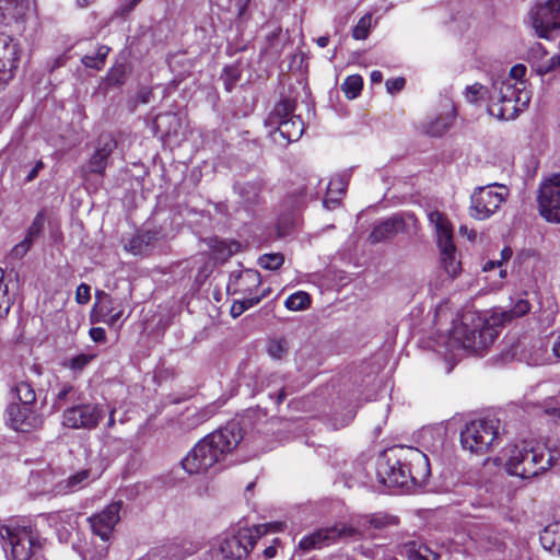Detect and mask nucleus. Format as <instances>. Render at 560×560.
<instances>
[{"label":"nucleus","instance_id":"obj_1","mask_svg":"<svg viewBox=\"0 0 560 560\" xmlns=\"http://www.w3.org/2000/svg\"><path fill=\"white\" fill-rule=\"evenodd\" d=\"M431 474L428 456L418 448L397 446L387 450L377 467L380 481L407 491L422 487Z\"/></svg>","mask_w":560,"mask_h":560},{"label":"nucleus","instance_id":"obj_2","mask_svg":"<svg viewBox=\"0 0 560 560\" xmlns=\"http://www.w3.org/2000/svg\"><path fill=\"white\" fill-rule=\"evenodd\" d=\"M495 323L482 318L472 313L464 314L459 320L453 323L447 336H441L439 345L445 348V355L448 353L455 359L459 352L482 354L498 337Z\"/></svg>","mask_w":560,"mask_h":560},{"label":"nucleus","instance_id":"obj_3","mask_svg":"<svg viewBox=\"0 0 560 560\" xmlns=\"http://www.w3.org/2000/svg\"><path fill=\"white\" fill-rule=\"evenodd\" d=\"M242 440L240 423L229 422L200 440L182 460V466L190 475L203 474L231 453Z\"/></svg>","mask_w":560,"mask_h":560},{"label":"nucleus","instance_id":"obj_4","mask_svg":"<svg viewBox=\"0 0 560 560\" xmlns=\"http://www.w3.org/2000/svg\"><path fill=\"white\" fill-rule=\"evenodd\" d=\"M282 522L259 524L253 527L231 528L218 536L211 546L213 560H241L248 556L257 540L269 532H281Z\"/></svg>","mask_w":560,"mask_h":560},{"label":"nucleus","instance_id":"obj_5","mask_svg":"<svg viewBox=\"0 0 560 560\" xmlns=\"http://www.w3.org/2000/svg\"><path fill=\"white\" fill-rule=\"evenodd\" d=\"M530 102V92L525 81L511 82V79L493 77L490 86V104L488 113L501 120L517 117Z\"/></svg>","mask_w":560,"mask_h":560},{"label":"nucleus","instance_id":"obj_6","mask_svg":"<svg viewBox=\"0 0 560 560\" xmlns=\"http://www.w3.org/2000/svg\"><path fill=\"white\" fill-rule=\"evenodd\" d=\"M0 539L5 541L7 560H37L46 539L31 521L0 524Z\"/></svg>","mask_w":560,"mask_h":560},{"label":"nucleus","instance_id":"obj_7","mask_svg":"<svg viewBox=\"0 0 560 560\" xmlns=\"http://www.w3.org/2000/svg\"><path fill=\"white\" fill-rule=\"evenodd\" d=\"M505 469L508 474L523 479L532 478L552 465V456L541 446L528 442L506 450Z\"/></svg>","mask_w":560,"mask_h":560},{"label":"nucleus","instance_id":"obj_8","mask_svg":"<svg viewBox=\"0 0 560 560\" xmlns=\"http://www.w3.org/2000/svg\"><path fill=\"white\" fill-rule=\"evenodd\" d=\"M296 103L291 98L280 100L269 113L265 125L270 128L272 141L285 147L298 141L304 132V122L300 116L294 115Z\"/></svg>","mask_w":560,"mask_h":560},{"label":"nucleus","instance_id":"obj_9","mask_svg":"<svg viewBox=\"0 0 560 560\" xmlns=\"http://www.w3.org/2000/svg\"><path fill=\"white\" fill-rule=\"evenodd\" d=\"M42 477L44 481V491L56 497H63L77 493L100 478V475L92 468H81L61 477L57 469L47 468L37 475H33V480Z\"/></svg>","mask_w":560,"mask_h":560},{"label":"nucleus","instance_id":"obj_10","mask_svg":"<svg viewBox=\"0 0 560 560\" xmlns=\"http://www.w3.org/2000/svg\"><path fill=\"white\" fill-rule=\"evenodd\" d=\"M499 420L480 418L465 424L460 431V445L471 454L483 455L499 444Z\"/></svg>","mask_w":560,"mask_h":560},{"label":"nucleus","instance_id":"obj_11","mask_svg":"<svg viewBox=\"0 0 560 560\" xmlns=\"http://www.w3.org/2000/svg\"><path fill=\"white\" fill-rule=\"evenodd\" d=\"M430 223L434 226L438 246L441 253L442 265L451 278L456 277L460 271V261L456 256V248L453 241V230L446 217L440 211L428 213Z\"/></svg>","mask_w":560,"mask_h":560},{"label":"nucleus","instance_id":"obj_12","mask_svg":"<svg viewBox=\"0 0 560 560\" xmlns=\"http://www.w3.org/2000/svg\"><path fill=\"white\" fill-rule=\"evenodd\" d=\"M508 189L504 186L488 185L475 189L470 197V215L477 220H485L492 215L504 202Z\"/></svg>","mask_w":560,"mask_h":560},{"label":"nucleus","instance_id":"obj_13","mask_svg":"<svg viewBox=\"0 0 560 560\" xmlns=\"http://www.w3.org/2000/svg\"><path fill=\"white\" fill-rule=\"evenodd\" d=\"M533 28L541 38L560 34V0L538 1L530 10Z\"/></svg>","mask_w":560,"mask_h":560},{"label":"nucleus","instance_id":"obj_14","mask_svg":"<svg viewBox=\"0 0 560 560\" xmlns=\"http://www.w3.org/2000/svg\"><path fill=\"white\" fill-rule=\"evenodd\" d=\"M397 524L398 518L396 516L378 512L357 517L351 524H346V529L351 530L348 533L349 538L372 539L375 537L374 530H381Z\"/></svg>","mask_w":560,"mask_h":560},{"label":"nucleus","instance_id":"obj_15","mask_svg":"<svg viewBox=\"0 0 560 560\" xmlns=\"http://www.w3.org/2000/svg\"><path fill=\"white\" fill-rule=\"evenodd\" d=\"M538 208L541 217L549 222H560V173L540 184Z\"/></svg>","mask_w":560,"mask_h":560},{"label":"nucleus","instance_id":"obj_16","mask_svg":"<svg viewBox=\"0 0 560 560\" xmlns=\"http://www.w3.org/2000/svg\"><path fill=\"white\" fill-rule=\"evenodd\" d=\"M103 417L104 410L98 405H78L63 412L62 424L71 429L91 430L97 427Z\"/></svg>","mask_w":560,"mask_h":560},{"label":"nucleus","instance_id":"obj_17","mask_svg":"<svg viewBox=\"0 0 560 560\" xmlns=\"http://www.w3.org/2000/svg\"><path fill=\"white\" fill-rule=\"evenodd\" d=\"M346 529V523H338L329 527L319 528L312 534L303 537L299 542V548L303 552H310L337 542L339 539L349 538Z\"/></svg>","mask_w":560,"mask_h":560},{"label":"nucleus","instance_id":"obj_18","mask_svg":"<svg viewBox=\"0 0 560 560\" xmlns=\"http://www.w3.org/2000/svg\"><path fill=\"white\" fill-rule=\"evenodd\" d=\"M122 503L120 501L113 502L105 506L101 512L88 518L92 532L100 536L102 540L109 539L116 524L119 522V512Z\"/></svg>","mask_w":560,"mask_h":560},{"label":"nucleus","instance_id":"obj_19","mask_svg":"<svg viewBox=\"0 0 560 560\" xmlns=\"http://www.w3.org/2000/svg\"><path fill=\"white\" fill-rule=\"evenodd\" d=\"M8 423L14 431L30 432L42 424V419L31 407L13 402L8 408Z\"/></svg>","mask_w":560,"mask_h":560},{"label":"nucleus","instance_id":"obj_20","mask_svg":"<svg viewBox=\"0 0 560 560\" xmlns=\"http://www.w3.org/2000/svg\"><path fill=\"white\" fill-rule=\"evenodd\" d=\"M415 221L416 219L412 214H407L406 217L394 214L374 225L370 234V240L373 243L389 240L396 234L405 232L408 222L415 223Z\"/></svg>","mask_w":560,"mask_h":560},{"label":"nucleus","instance_id":"obj_21","mask_svg":"<svg viewBox=\"0 0 560 560\" xmlns=\"http://www.w3.org/2000/svg\"><path fill=\"white\" fill-rule=\"evenodd\" d=\"M261 283L260 273L254 269H245L238 273H232L228 283V292L231 294L249 295Z\"/></svg>","mask_w":560,"mask_h":560},{"label":"nucleus","instance_id":"obj_22","mask_svg":"<svg viewBox=\"0 0 560 560\" xmlns=\"http://www.w3.org/2000/svg\"><path fill=\"white\" fill-rule=\"evenodd\" d=\"M322 180L316 175H310L298 184L296 187L290 192L288 202L292 208H299L306 200L316 198L319 194V186Z\"/></svg>","mask_w":560,"mask_h":560},{"label":"nucleus","instance_id":"obj_23","mask_svg":"<svg viewBox=\"0 0 560 560\" xmlns=\"http://www.w3.org/2000/svg\"><path fill=\"white\" fill-rule=\"evenodd\" d=\"M200 547L201 545L198 541L187 539L175 540L162 546L159 549V556L161 560H184L186 557L196 553Z\"/></svg>","mask_w":560,"mask_h":560},{"label":"nucleus","instance_id":"obj_24","mask_svg":"<svg viewBox=\"0 0 560 560\" xmlns=\"http://www.w3.org/2000/svg\"><path fill=\"white\" fill-rule=\"evenodd\" d=\"M21 56V47L16 39L10 35L0 34V66L10 69L13 73L16 70Z\"/></svg>","mask_w":560,"mask_h":560},{"label":"nucleus","instance_id":"obj_25","mask_svg":"<svg viewBox=\"0 0 560 560\" xmlns=\"http://www.w3.org/2000/svg\"><path fill=\"white\" fill-rule=\"evenodd\" d=\"M30 9V0H0V24L22 20Z\"/></svg>","mask_w":560,"mask_h":560},{"label":"nucleus","instance_id":"obj_26","mask_svg":"<svg viewBox=\"0 0 560 560\" xmlns=\"http://www.w3.org/2000/svg\"><path fill=\"white\" fill-rule=\"evenodd\" d=\"M163 237V234L159 230L147 229L129 240L125 245V248L135 255L141 254L144 249L150 246L153 242Z\"/></svg>","mask_w":560,"mask_h":560},{"label":"nucleus","instance_id":"obj_27","mask_svg":"<svg viewBox=\"0 0 560 560\" xmlns=\"http://www.w3.org/2000/svg\"><path fill=\"white\" fill-rule=\"evenodd\" d=\"M210 248L212 257L217 261L223 262L241 249V244L236 241L212 238L210 240Z\"/></svg>","mask_w":560,"mask_h":560},{"label":"nucleus","instance_id":"obj_28","mask_svg":"<svg viewBox=\"0 0 560 560\" xmlns=\"http://www.w3.org/2000/svg\"><path fill=\"white\" fill-rule=\"evenodd\" d=\"M234 190L244 205L250 206L258 202L261 184L259 182L238 183L234 186Z\"/></svg>","mask_w":560,"mask_h":560},{"label":"nucleus","instance_id":"obj_29","mask_svg":"<svg viewBox=\"0 0 560 560\" xmlns=\"http://www.w3.org/2000/svg\"><path fill=\"white\" fill-rule=\"evenodd\" d=\"M401 553L408 558V560H438L439 555L432 551L425 545L410 541L405 544Z\"/></svg>","mask_w":560,"mask_h":560},{"label":"nucleus","instance_id":"obj_30","mask_svg":"<svg viewBox=\"0 0 560 560\" xmlns=\"http://www.w3.org/2000/svg\"><path fill=\"white\" fill-rule=\"evenodd\" d=\"M453 114L439 116L422 125V130L429 136L440 137L445 133L453 124Z\"/></svg>","mask_w":560,"mask_h":560},{"label":"nucleus","instance_id":"obj_31","mask_svg":"<svg viewBox=\"0 0 560 560\" xmlns=\"http://www.w3.org/2000/svg\"><path fill=\"white\" fill-rule=\"evenodd\" d=\"M130 448V443L120 438L108 436L102 447V454L107 458L115 459Z\"/></svg>","mask_w":560,"mask_h":560},{"label":"nucleus","instance_id":"obj_32","mask_svg":"<svg viewBox=\"0 0 560 560\" xmlns=\"http://www.w3.org/2000/svg\"><path fill=\"white\" fill-rule=\"evenodd\" d=\"M267 353L273 360H283L289 353V342L284 338H273L267 343Z\"/></svg>","mask_w":560,"mask_h":560},{"label":"nucleus","instance_id":"obj_33","mask_svg":"<svg viewBox=\"0 0 560 560\" xmlns=\"http://www.w3.org/2000/svg\"><path fill=\"white\" fill-rule=\"evenodd\" d=\"M266 294L262 293L257 296H246L242 300H235L231 306L230 313L233 318L241 316L246 310L257 305Z\"/></svg>","mask_w":560,"mask_h":560},{"label":"nucleus","instance_id":"obj_34","mask_svg":"<svg viewBox=\"0 0 560 560\" xmlns=\"http://www.w3.org/2000/svg\"><path fill=\"white\" fill-rule=\"evenodd\" d=\"M109 47L103 45L97 48L95 55H85L82 57V63L86 68H92L95 70H101L106 61L107 55L109 52Z\"/></svg>","mask_w":560,"mask_h":560},{"label":"nucleus","instance_id":"obj_35","mask_svg":"<svg viewBox=\"0 0 560 560\" xmlns=\"http://www.w3.org/2000/svg\"><path fill=\"white\" fill-rule=\"evenodd\" d=\"M363 88V79L359 74H352L346 78L341 84V90L349 100L358 97Z\"/></svg>","mask_w":560,"mask_h":560},{"label":"nucleus","instance_id":"obj_36","mask_svg":"<svg viewBox=\"0 0 560 560\" xmlns=\"http://www.w3.org/2000/svg\"><path fill=\"white\" fill-rule=\"evenodd\" d=\"M311 304L310 295L304 291H298L289 295L284 302V306L290 311H303Z\"/></svg>","mask_w":560,"mask_h":560},{"label":"nucleus","instance_id":"obj_37","mask_svg":"<svg viewBox=\"0 0 560 560\" xmlns=\"http://www.w3.org/2000/svg\"><path fill=\"white\" fill-rule=\"evenodd\" d=\"M385 365V357L382 353L373 355L368 361H364L360 366V373L365 377L380 373Z\"/></svg>","mask_w":560,"mask_h":560},{"label":"nucleus","instance_id":"obj_38","mask_svg":"<svg viewBox=\"0 0 560 560\" xmlns=\"http://www.w3.org/2000/svg\"><path fill=\"white\" fill-rule=\"evenodd\" d=\"M465 97L469 103H478L487 97L488 104H490V88L480 83H474L466 88Z\"/></svg>","mask_w":560,"mask_h":560},{"label":"nucleus","instance_id":"obj_39","mask_svg":"<svg viewBox=\"0 0 560 560\" xmlns=\"http://www.w3.org/2000/svg\"><path fill=\"white\" fill-rule=\"evenodd\" d=\"M13 303V295L9 293L8 283L4 282V270L0 268V317L7 316Z\"/></svg>","mask_w":560,"mask_h":560},{"label":"nucleus","instance_id":"obj_40","mask_svg":"<svg viewBox=\"0 0 560 560\" xmlns=\"http://www.w3.org/2000/svg\"><path fill=\"white\" fill-rule=\"evenodd\" d=\"M284 262V256L281 253L265 254L259 257L258 264L261 268L267 270H277Z\"/></svg>","mask_w":560,"mask_h":560},{"label":"nucleus","instance_id":"obj_41","mask_svg":"<svg viewBox=\"0 0 560 560\" xmlns=\"http://www.w3.org/2000/svg\"><path fill=\"white\" fill-rule=\"evenodd\" d=\"M372 28V15L366 13L363 15L353 27L352 36L354 39H365Z\"/></svg>","mask_w":560,"mask_h":560},{"label":"nucleus","instance_id":"obj_42","mask_svg":"<svg viewBox=\"0 0 560 560\" xmlns=\"http://www.w3.org/2000/svg\"><path fill=\"white\" fill-rule=\"evenodd\" d=\"M46 221V213L40 210L34 218L32 224L28 226L25 237L34 242L39 236Z\"/></svg>","mask_w":560,"mask_h":560},{"label":"nucleus","instance_id":"obj_43","mask_svg":"<svg viewBox=\"0 0 560 560\" xmlns=\"http://www.w3.org/2000/svg\"><path fill=\"white\" fill-rule=\"evenodd\" d=\"M13 390L21 406L30 407L36 401L37 394L34 387H13Z\"/></svg>","mask_w":560,"mask_h":560},{"label":"nucleus","instance_id":"obj_44","mask_svg":"<svg viewBox=\"0 0 560 560\" xmlns=\"http://www.w3.org/2000/svg\"><path fill=\"white\" fill-rule=\"evenodd\" d=\"M117 142L112 135H102L98 138L96 150L100 151L102 156L109 158L116 149Z\"/></svg>","mask_w":560,"mask_h":560},{"label":"nucleus","instance_id":"obj_45","mask_svg":"<svg viewBox=\"0 0 560 560\" xmlns=\"http://www.w3.org/2000/svg\"><path fill=\"white\" fill-rule=\"evenodd\" d=\"M205 423L203 420L199 419V413L197 412V409L192 412L188 410L186 415L183 416L180 419V427L184 431H191L196 429L197 427Z\"/></svg>","mask_w":560,"mask_h":560},{"label":"nucleus","instance_id":"obj_46","mask_svg":"<svg viewBox=\"0 0 560 560\" xmlns=\"http://www.w3.org/2000/svg\"><path fill=\"white\" fill-rule=\"evenodd\" d=\"M108 159L105 156H102L100 151L95 149V152L91 156L89 161V171L95 174L103 175L106 166H107Z\"/></svg>","mask_w":560,"mask_h":560},{"label":"nucleus","instance_id":"obj_47","mask_svg":"<svg viewBox=\"0 0 560 560\" xmlns=\"http://www.w3.org/2000/svg\"><path fill=\"white\" fill-rule=\"evenodd\" d=\"M530 311V304L525 299H518L514 306L508 312L504 313L505 319H512L514 317H521L527 314Z\"/></svg>","mask_w":560,"mask_h":560},{"label":"nucleus","instance_id":"obj_48","mask_svg":"<svg viewBox=\"0 0 560 560\" xmlns=\"http://www.w3.org/2000/svg\"><path fill=\"white\" fill-rule=\"evenodd\" d=\"M348 186V178L346 175H337L330 179L327 186L328 195H342Z\"/></svg>","mask_w":560,"mask_h":560},{"label":"nucleus","instance_id":"obj_49","mask_svg":"<svg viewBox=\"0 0 560 560\" xmlns=\"http://www.w3.org/2000/svg\"><path fill=\"white\" fill-rule=\"evenodd\" d=\"M225 404V399H218L207 406H205L201 409H198L197 412L199 413V419L207 422L209 419H211L214 415L218 413L219 409Z\"/></svg>","mask_w":560,"mask_h":560},{"label":"nucleus","instance_id":"obj_50","mask_svg":"<svg viewBox=\"0 0 560 560\" xmlns=\"http://www.w3.org/2000/svg\"><path fill=\"white\" fill-rule=\"evenodd\" d=\"M96 358V353H80L69 361V366L74 371L84 369L92 360Z\"/></svg>","mask_w":560,"mask_h":560},{"label":"nucleus","instance_id":"obj_51","mask_svg":"<svg viewBox=\"0 0 560 560\" xmlns=\"http://www.w3.org/2000/svg\"><path fill=\"white\" fill-rule=\"evenodd\" d=\"M240 79V74L236 68L228 67L224 69L222 80L224 88L228 92H231Z\"/></svg>","mask_w":560,"mask_h":560},{"label":"nucleus","instance_id":"obj_52","mask_svg":"<svg viewBox=\"0 0 560 560\" xmlns=\"http://www.w3.org/2000/svg\"><path fill=\"white\" fill-rule=\"evenodd\" d=\"M33 242L28 238L24 237L23 241H21L19 244H16L10 252V257L13 259H21L23 258L26 253L30 250Z\"/></svg>","mask_w":560,"mask_h":560},{"label":"nucleus","instance_id":"obj_53","mask_svg":"<svg viewBox=\"0 0 560 560\" xmlns=\"http://www.w3.org/2000/svg\"><path fill=\"white\" fill-rule=\"evenodd\" d=\"M266 388L267 387H261L260 394H264ZM271 388H272V390H269L267 393V396L273 406H278L284 400V398L287 397V393L284 390V387H271Z\"/></svg>","mask_w":560,"mask_h":560},{"label":"nucleus","instance_id":"obj_54","mask_svg":"<svg viewBox=\"0 0 560 560\" xmlns=\"http://www.w3.org/2000/svg\"><path fill=\"white\" fill-rule=\"evenodd\" d=\"M122 316V310L119 307H113L110 310L103 308V322L109 326H115Z\"/></svg>","mask_w":560,"mask_h":560},{"label":"nucleus","instance_id":"obj_55","mask_svg":"<svg viewBox=\"0 0 560 560\" xmlns=\"http://www.w3.org/2000/svg\"><path fill=\"white\" fill-rule=\"evenodd\" d=\"M74 517L75 514L71 511H57L50 514L49 520L55 524H57L58 522H62L65 524H68L69 526H72Z\"/></svg>","mask_w":560,"mask_h":560},{"label":"nucleus","instance_id":"obj_56","mask_svg":"<svg viewBox=\"0 0 560 560\" xmlns=\"http://www.w3.org/2000/svg\"><path fill=\"white\" fill-rule=\"evenodd\" d=\"M526 74V67L524 65H515L510 69L508 74L499 75L501 79H511V82L524 81L523 78Z\"/></svg>","mask_w":560,"mask_h":560},{"label":"nucleus","instance_id":"obj_57","mask_svg":"<svg viewBox=\"0 0 560 560\" xmlns=\"http://www.w3.org/2000/svg\"><path fill=\"white\" fill-rule=\"evenodd\" d=\"M91 288L85 283H81L75 291V301L78 304H86L91 298Z\"/></svg>","mask_w":560,"mask_h":560},{"label":"nucleus","instance_id":"obj_58","mask_svg":"<svg viewBox=\"0 0 560 560\" xmlns=\"http://www.w3.org/2000/svg\"><path fill=\"white\" fill-rule=\"evenodd\" d=\"M405 83L406 81L401 77L390 79L386 81V89L389 93H396L404 89Z\"/></svg>","mask_w":560,"mask_h":560},{"label":"nucleus","instance_id":"obj_59","mask_svg":"<svg viewBox=\"0 0 560 560\" xmlns=\"http://www.w3.org/2000/svg\"><path fill=\"white\" fill-rule=\"evenodd\" d=\"M560 67V54L552 56L546 65L539 69L540 73H547Z\"/></svg>","mask_w":560,"mask_h":560},{"label":"nucleus","instance_id":"obj_60","mask_svg":"<svg viewBox=\"0 0 560 560\" xmlns=\"http://www.w3.org/2000/svg\"><path fill=\"white\" fill-rule=\"evenodd\" d=\"M89 335L95 342H104L106 339V331L102 327H93L90 329Z\"/></svg>","mask_w":560,"mask_h":560},{"label":"nucleus","instance_id":"obj_61","mask_svg":"<svg viewBox=\"0 0 560 560\" xmlns=\"http://www.w3.org/2000/svg\"><path fill=\"white\" fill-rule=\"evenodd\" d=\"M43 168H44V163H43V161L38 160L35 163V165L28 171V173L25 177V182H27V183L33 182Z\"/></svg>","mask_w":560,"mask_h":560},{"label":"nucleus","instance_id":"obj_62","mask_svg":"<svg viewBox=\"0 0 560 560\" xmlns=\"http://www.w3.org/2000/svg\"><path fill=\"white\" fill-rule=\"evenodd\" d=\"M151 97H152V91L150 89H147V88L140 89L138 94H137V101L139 103H142V104L150 103Z\"/></svg>","mask_w":560,"mask_h":560},{"label":"nucleus","instance_id":"obj_63","mask_svg":"<svg viewBox=\"0 0 560 560\" xmlns=\"http://www.w3.org/2000/svg\"><path fill=\"white\" fill-rule=\"evenodd\" d=\"M142 0H124L120 7V11L124 14L131 12L139 2Z\"/></svg>","mask_w":560,"mask_h":560},{"label":"nucleus","instance_id":"obj_64","mask_svg":"<svg viewBox=\"0 0 560 560\" xmlns=\"http://www.w3.org/2000/svg\"><path fill=\"white\" fill-rule=\"evenodd\" d=\"M13 75L14 73L10 69L0 66V84H5L13 78Z\"/></svg>","mask_w":560,"mask_h":560}]
</instances>
